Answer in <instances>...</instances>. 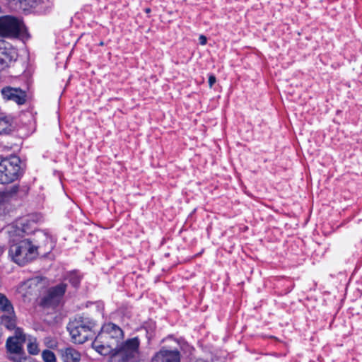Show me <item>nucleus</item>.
Segmentation results:
<instances>
[{
    "mask_svg": "<svg viewBox=\"0 0 362 362\" xmlns=\"http://www.w3.org/2000/svg\"><path fill=\"white\" fill-rule=\"evenodd\" d=\"M23 343L11 337L6 340V346L7 351L13 356L23 355L25 354L23 348Z\"/></svg>",
    "mask_w": 362,
    "mask_h": 362,
    "instance_id": "ddd939ff",
    "label": "nucleus"
},
{
    "mask_svg": "<svg viewBox=\"0 0 362 362\" xmlns=\"http://www.w3.org/2000/svg\"><path fill=\"white\" fill-rule=\"evenodd\" d=\"M35 222L30 216L16 220L6 228L9 243V256L18 264L24 265L37 255V247L28 239L23 238L35 230Z\"/></svg>",
    "mask_w": 362,
    "mask_h": 362,
    "instance_id": "f257e3e1",
    "label": "nucleus"
},
{
    "mask_svg": "<svg viewBox=\"0 0 362 362\" xmlns=\"http://www.w3.org/2000/svg\"><path fill=\"white\" fill-rule=\"evenodd\" d=\"M95 322L87 317H79L68 325V330L72 341L76 344H83L92 337Z\"/></svg>",
    "mask_w": 362,
    "mask_h": 362,
    "instance_id": "7ed1b4c3",
    "label": "nucleus"
},
{
    "mask_svg": "<svg viewBox=\"0 0 362 362\" xmlns=\"http://www.w3.org/2000/svg\"><path fill=\"white\" fill-rule=\"evenodd\" d=\"M28 351L31 355H37L40 352L36 340H30L27 345Z\"/></svg>",
    "mask_w": 362,
    "mask_h": 362,
    "instance_id": "a211bd4d",
    "label": "nucleus"
},
{
    "mask_svg": "<svg viewBox=\"0 0 362 362\" xmlns=\"http://www.w3.org/2000/svg\"><path fill=\"white\" fill-rule=\"evenodd\" d=\"M215 83H216V77L213 75H211L209 78V87L211 88Z\"/></svg>",
    "mask_w": 362,
    "mask_h": 362,
    "instance_id": "5701e85b",
    "label": "nucleus"
},
{
    "mask_svg": "<svg viewBox=\"0 0 362 362\" xmlns=\"http://www.w3.org/2000/svg\"><path fill=\"white\" fill-rule=\"evenodd\" d=\"M59 354L64 362H79L81 353L72 346H66L59 350Z\"/></svg>",
    "mask_w": 362,
    "mask_h": 362,
    "instance_id": "f8f14e48",
    "label": "nucleus"
},
{
    "mask_svg": "<svg viewBox=\"0 0 362 362\" xmlns=\"http://www.w3.org/2000/svg\"><path fill=\"white\" fill-rule=\"evenodd\" d=\"M3 98L16 102L18 105H22L25 102L26 94L19 88L11 87H5L1 90Z\"/></svg>",
    "mask_w": 362,
    "mask_h": 362,
    "instance_id": "9d476101",
    "label": "nucleus"
},
{
    "mask_svg": "<svg viewBox=\"0 0 362 362\" xmlns=\"http://www.w3.org/2000/svg\"><path fill=\"white\" fill-rule=\"evenodd\" d=\"M11 129V119L4 113L0 112V134H6Z\"/></svg>",
    "mask_w": 362,
    "mask_h": 362,
    "instance_id": "2eb2a0df",
    "label": "nucleus"
},
{
    "mask_svg": "<svg viewBox=\"0 0 362 362\" xmlns=\"http://www.w3.org/2000/svg\"><path fill=\"white\" fill-rule=\"evenodd\" d=\"M10 359L13 362H36L34 359L27 357L25 354L23 355L10 356Z\"/></svg>",
    "mask_w": 362,
    "mask_h": 362,
    "instance_id": "aec40b11",
    "label": "nucleus"
},
{
    "mask_svg": "<svg viewBox=\"0 0 362 362\" xmlns=\"http://www.w3.org/2000/svg\"><path fill=\"white\" fill-rule=\"evenodd\" d=\"M18 192V187L13 185L5 190L0 192V206L4 204L6 202L15 196Z\"/></svg>",
    "mask_w": 362,
    "mask_h": 362,
    "instance_id": "4468645a",
    "label": "nucleus"
},
{
    "mask_svg": "<svg viewBox=\"0 0 362 362\" xmlns=\"http://www.w3.org/2000/svg\"><path fill=\"white\" fill-rule=\"evenodd\" d=\"M199 40V42H200L201 45H206V37L205 36L200 35Z\"/></svg>",
    "mask_w": 362,
    "mask_h": 362,
    "instance_id": "b1692460",
    "label": "nucleus"
},
{
    "mask_svg": "<svg viewBox=\"0 0 362 362\" xmlns=\"http://www.w3.org/2000/svg\"><path fill=\"white\" fill-rule=\"evenodd\" d=\"M81 279L76 274H72L70 276V282L74 286H77L80 283Z\"/></svg>",
    "mask_w": 362,
    "mask_h": 362,
    "instance_id": "4be33fe9",
    "label": "nucleus"
},
{
    "mask_svg": "<svg viewBox=\"0 0 362 362\" xmlns=\"http://www.w3.org/2000/svg\"><path fill=\"white\" fill-rule=\"evenodd\" d=\"M37 0H20L19 7L24 11H28L32 8H35L37 6Z\"/></svg>",
    "mask_w": 362,
    "mask_h": 362,
    "instance_id": "dca6fc26",
    "label": "nucleus"
},
{
    "mask_svg": "<svg viewBox=\"0 0 362 362\" xmlns=\"http://www.w3.org/2000/svg\"><path fill=\"white\" fill-rule=\"evenodd\" d=\"M16 57V51L12 45L4 40H0V71L7 68Z\"/></svg>",
    "mask_w": 362,
    "mask_h": 362,
    "instance_id": "6e6552de",
    "label": "nucleus"
},
{
    "mask_svg": "<svg viewBox=\"0 0 362 362\" xmlns=\"http://www.w3.org/2000/svg\"><path fill=\"white\" fill-rule=\"evenodd\" d=\"M25 30L23 23L11 16L0 18V36L16 38Z\"/></svg>",
    "mask_w": 362,
    "mask_h": 362,
    "instance_id": "423d86ee",
    "label": "nucleus"
},
{
    "mask_svg": "<svg viewBox=\"0 0 362 362\" xmlns=\"http://www.w3.org/2000/svg\"><path fill=\"white\" fill-rule=\"evenodd\" d=\"M66 285L60 284L53 288H51L47 295L42 299V305L44 306H56L62 300V297L66 291Z\"/></svg>",
    "mask_w": 362,
    "mask_h": 362,
    "instance_id": "1a4fd4ad",
    "label": "nucleus"
},
{
    "mask_svg": "<svg viewBox=\"0 0 362 362\" xmlns=\"http://www.w3.org/2000/svg\"><path fill=\"white\" fill-rule=\"evenodd\" d=\"M153 362H180V354L177 351L162 349L153 357Z\"/></svg>",
    "mask_w": 362,
    "mask_h": 362,
    "instance_id": "9b49d317",
    "label": "nucleus"
},
{
    "mask_svg": "<svg viewBox=\"0 0 362 362\" xmlns=\"http://www.w3.org/2000/svg\"><path fill=\"white\" fill-rule=\"evenodd\" d=\"M0 310L3 312L1 316V324L8 329L16 327V315L12 304L5 295L0 293Z\"/></svg>",
    "mask_w": 362,
    "mask_h": 362,
    "instance_id": "0eeeda50",
    "label": "nucleus"
},
{
    "mask_svg": "<svg viewBox=\"0 0 362 362\" xmlns=\"http://www.w3.org/2000/svg\"><path fill=\"white\" fill-rule=\"evenodd\" d=\"M12 337L16 338V339L23 343L25 341V335L23 334L22 329L20 328H16L15 329L14 335Z\"/></svg>",
    "mask_w": 362,
    "mask_h": 362,
    "instance_id": "412c9836",
    "label": "nucleus"
},
{
    "mask_svg": "<svg viewBox=\"0 0 362 362\" xmlns=\"http://www.w3.org/2000/svg\"><path fill=\"white\" fill-rule=\"evenodd\" d=\"M42 278L40 277H35L33 279H30L26 281L21 286V289L25 288H33L35 289L37 285L42 281Z\"/></svg>",
    "mask_w": 362,
    "mask_h": 362,
    "instance_id": "f3484780",
    "label": "nucleus"
},
{
    "mask_svg": "<svg viewBox=\"0 0 362 362\" xmlns=\"http://www.w3.org/2000/svg\"><path fill=\"white\" fill-rule=\"evenodd\" d=\"M21 160L17 156L0 160V183H10L21 175Z\"/></svg>",
    "mask_w": 362,
    "mask_h": 362,
    "instance_id": "20e7f679",
    "label": "nucleus"
},
{
    "mask_svg": "<svg viewBox=\"0 0 362 362\" xmlns=\"http://www.w3.org/2000/svg\"><path fill=\"white\" fill-rule=\"evenodd\" d=\"M122 337L123 332L120 327L113 323H107L102 327L92 346L100 354L107 356L113 352Z\"/></svg>",
    "mask_w": 362,
    "mask_h": 362,
    "instance_id": "f03ea898",
    "label": "nucleus"
},
{
    "mask_svg": "<svg viewBox=\"0 0 362 362\" xmlns=\"http://www.w3.org/2000/svg\"><path fill=\"white\" fill-rule=\"evenodd\" d=\"M140 341L138 337L127 339L120 345L115 346L112 356L118 358L119 362H126L130 359L136 358L139 355Z\"/></svg>",
    "mask_w": 362,
    "mask_h": 362,
    "instance_id": "39448f33",
    "label": "nucleus"
},
{
    "mask_svg": "<svg viewBox=\"0 0 362 362\" xmlns=\"http://www.w3.org/2000/svg\"><path fill=\"white\" fill-rule=\"evenodd\" d=\"M146 11L148 13V12H149V11H150V9H149V8H147V9H146Z\"/></svg>",
    "mask_w": 362,
    "mask_h": 362,
    "instance_id": "393cba45",
    "label": "nucleus"
},
{
    "mask_svg": "<svg viewBox=\"0 0 362 362\" xmlns=\"http://www.w3.org/2000/svg\"><path fill=\"white\" fill-rule=\"evenodd\" d=\"M42 357L45 362H56L54 354L49 350H45L42 353Z\"/></svg>",
    "mask_w": 362,
    "mask_h": 362,
    "instance_id": "6ab92c4d",
    "label": "nucleus"
}]
</instances>
